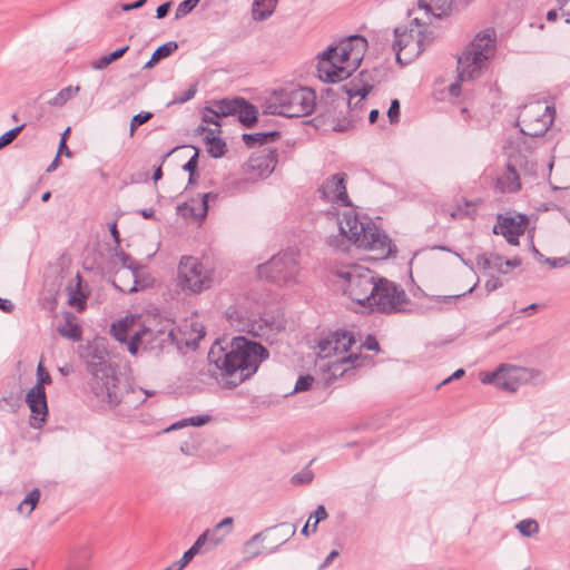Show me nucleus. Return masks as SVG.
I'll return each instance as SVG.
<instances>
[{"instance_id":"nucleus-4","label":"nucleus","mask_w":570,"mask_h":570,"mask_svg":"<svg viewBox=\"0 0 570 570\" xmlns=\"http://www.w3.org/2000/svg\"><path fill=\"white\" fill-rule=\"evenodd\" d=\"M107 353L97 346L90 347L86 357V367L91 375L89 385L99 406L111 410L121 402L117 382L108 360Z\"/></svg>"},{"instance_id":"nucleus-11","label":"nucleus","mask_w":570,"mask_h":570,"mask_svg":"<svg viewBox=\"0 0 570 570\" xmlns=\"http://www.w3.org/2000/svg\"><path fill=\"white\" fill-rule=\"evenodd\" d=\"M554 107L540 101L524 106V111L519 116L517 125L520 131L530 137H541L550 128L553 122Z\"/></svg>"},{"instance_id":"nucleus-27","label":"nucleus","mask_w":570,"mask_h":570,"mask_svg":"<svg viewBox=\"0 0 570 570\" xmlns=\"http://www.w3.org/2000/svg\"><path fill=\"white\" fill-rule=\"evenodd\" d=\"M91 551L89 547H75L69 553L67 570H86L89 567Z\"/></svg>"},{"instance_id":"nucleus-50","label":"nucleus","mask_w":570,"mask_h":570,"mask_svg":"<svg viewBox=\"0 0 570 570\" xmlns=\"http://www.w3.org/2000/svg\"><path fill=\"white\" fill-rule=\"evenodd\" d=\"M51 383V376L48 371L39 363L37 367V383L35 385L43 386Z\"/></svg>"},{"instance_id":"nucleus-3","label":"nucleus","mask_w":570,"mask_h":570,"mask_svg":"<svg viewBox=\"0 0 570 570\" xmlns=\"http://www.w3.org/2000/svg\"><path fill=\"white\" fill-rule=\"evenodd\" d=\"M495 52V32L485 29L479 32L458 58L459 81L449 86L451 96L458 97L461 92L460 81H470L479 78L487 62Z\"/></svg>"},{"instance_id":"nucleus-5","label":"nucleus","mask_w":570,"mask_h":570,"mask_svg":"<svg viewBox=\"0 0 570 570\" xmlns=\"http://www.w3.org/2000/svg\"><path fill=\"white\" fill-rule=\"evenodd\" d=\"M315 92L306 87H286L274 90L265 100L264 112L287 118L311 115L315 108Z\"/></svg>"},{"instance_id":"nucleus-35","label":"nucleus","mask_w":570,"mask_h":570,"mask_svg":"<svg viewBox=\"0 0 570 570\" xmlns=\"http://www.w3.org/2000/svg\"><path fill=\"white\" fill-rule=\"evenodd\" d=\"M508 368H510L509 364H502L493 372L481 373L480 380L483 384H492L503 390V383L509 382Z\"/></svg>"},{"instance_id":"nucleus-59","label":"nucleus","mask_w":570,"mask_h":570,"mask_svg":"<svg viewBox=\"0 0 570 570\" xmlns=\"http://www.w3.org/2000/svg\"><path fill=\"white\" fill-rule=\"evenodd\" d=\"M502 286V283L501 281L498 278V277H494V276H491L487 282H485V288L487 291L490 293V292H493L498 288H500Z\"/></svg>"},{"instance_id":"nucleus-10","label":"nucleus","mask_w":570,"mask_h":570,"mask_svg":"<svg viewBox=\"0 0 570 570\" xmlns=\"http://www.w3.org/2000/svg\"><path fill=\"white\" fill-rule=\"evenodd\" d=\"M177 285L190 294H198L213 285V272L197 258L183 256L177 268Z\"/></svg>"},{"instance_id":"nucleus-8","label":"nucleus","mask_w":570,"mask_h":570,"mask_svg":"<svg viewBox=\"0 0 570 570\" xmlns=\"http://www.w3.org/2000/svg\"><path fill=\"white\" fill-rule=\"evenodd\" d=\"M257 275L277 286L291 287L297 284L299 267L296 252L291 249L274 255L269 261L257 266Z\"/></svg>"},{"instance_id":"nucleus-12","label":"nucleus","mask_w":570,"mask_h":570,"mask_svg":"<svg viewBox=\"0 0 570 570\" xmlns=\"http://www.w3.org/2000/svg\"><path fill=\"white\" fill-rule=\"evenodd\" d=\"M373 296L375 297L371 301L368 308L382 313L403 312L404 305L409 301L405 291L401 286L385 278L377 281Z\"/></svg>"},{"instance_id":"nucleus-45","label":"nucleus","mask_w":570,"mask_h":570,"mask_svg":"<svg viewBox=\"0 0 570 570\" xmlns=\"http://www.w3.org/2000/svg\"><path fill=\"white\" fill-rule=\"evenodd\" d=\"M327 512H326V509L324 505H318L316 508V510L314 511V513L312 515H309V520H312L313 518L315 519L314 522L312 523V532H315L317 530V525L321 521L325 520L327 518Z\"/></svg>"},{"instance_id":"nucleus-58","label":"nucleus","mask_w":570,"mask_h":570,"mask_svg":"<svg viewBox=\"0 0 570 570\" xmlns=\"http://www.w3.org/2000/svg\"><path fill=\"white\" fill-rule=\"evenodd\" d=\"M110 63H111L110 59L108 58L107 55H105V56H101L98 60L94 61L91 67L95 70H102V69L107 68Z\"/></svg>"},{"instance_id":"nucleus-32","label":"nucleus","mask_w":570,"mask_h":570,"mask_svg":"<svg viewBox=\"0 0 570 570\" xmlns=\"http://www.w3.org/2000/svg\"><path fill=\"white\" fill-rule=\"evenodd\" d=\"M281 136V132L277 130L273 131H262L254 134H243L242 139L246 147L255 148L257 146H263L268 144L269 141H275Z\"/></svg>"},{"instance_id":"nucleus-37","label":"nucleus","mask_w":570,"mask_h":570,"mask_svg":"<svg viewBox=\"0 0 570 570\" xmlns=\"http://www.w3.org/2000/svg\"><path fill=\"white\" fill-rule=\"evenodd\" d=\"M79 90V86L65 87L52 99H50L48 104L55 107H62L67 101L72 99Z\"/></svg>"},{"instance_id":"nucleus-47","label":"nucleus","mask_w":570,"mask_h":570,"mask_svg":"<svg viewBox=\"0 0 570 570\" xmlns=\"http://www.w3.org/2000/svg\"><path fill=\"white\" fill-rule=\"evenodd\" d=\"M24 128V124L19 125L6 132L2 134V147L11 144L18 135L21 132V130Z\"/></svg>"},{"instance_id":"nucleus-26","label":"nucleus","mask_w":570,"mask_h":570,"mask_svg":"<svg viewBox=\"0 0 570 570\" xmlns=\"http://www.w3.org/2000/svg\"><path fill=\"white\" fill-rule=\"evenodd\" d=\"M533 370L510 365V368H508L509 382L503 383V390L509 392L517 391L521 384L527 383L529 380L533 379Z\"/></svg>"},{"instance_id":"nucleus-51","label":"nucleus","mask_w":570,"mask_h":570,"mask_svg":"<svg viewBox=\"0 0 570 570\" xmlns=\"http://www.w3.org/2000/svg\"><path fill=\"white\" fill-rule=\"evenodd\" d=\"M198 155H199V150L196 149L195 154L183 166V169L185 171H188L189 174H191V177H194L196 175V170L198 167Z\"/></svg>"},{"instance_id":"nucleus-14","label":"nucleus","mask_w":570,"mask_h":570,"mask_svg":"<svg viewBox=\"0 0 570 570\" xmlns=\"http://www.w3.org/2000/svg\"><path fill=\"white\" fill-rule=\"evenodd\" d=\"M334 47H328L317 56V76L323 82L334 83L351 77L355 70L347 62L338 61Z\"/></svg>"},{"instance_id":"nucleus-54","label":"nucleus","mask_w":570,"mask_h":570,"mask_svg":"<svg viewBox=\"0 0 570 570\" xmlns=\"http://www.w3.org/2000/svg\"><path fill=\"white\" fill-rule=\"evenodd\" d=\"M209 420H210V416L207 414L195 415V416L187 417V423H188V425H193V426H203L207 422H209Z\"/></svg>"},{"instance_id":"nucleus-48","label":"nucleus","mask_w":570,"mask_h":570,"mask_svg":"<svg viewBox=\"0 0 570 570\" xmlns=\"http://www.w3.org/2000/svg\"><path fill=\"white\" fill-rule=\"evenodd\" d=\"M313 478V472L308 469H304L302 472L294 474L292 480L295 484H308L312 482Z\"/></svg>"},{"instance_id":"nucleus-13","label":"nucleus","mask_w":570,"mask_h":570,"mask_svg":"<svg viewBox=\"0 0 570 570\" xmlns=\"http://www.w3.org/2000/svg\"><path fill=\"white\" fill-rule=\"evenodd\" d=\"M208 110L213 111L217 118L237 116L239 122L246 128H252L258 118L257 108L244 98L214 101V108Z\"/></svg>"},{"instance_id":"nucleus-2","label":"nucleus","mask_w":570,"mask_h":570,"mask_svg":"<svg viewBox=\"0 0 570 570\" xmlns=\"http://www.w3.org/2000/svg\"><path fill=\"white\" fill-rule=\"evenodd\" d=\"M337 206L332 204L325 214L337 220L340 234L328 237V245L344 250L345 243L352 242L360 248L375 252L379 258H387L396 254V246L386 233L375 224L361 222L354 209H346L342 214Z\"/></svg>"},{"instance_id":"nucleus-15","label":"nucleus","mask_w":570,"mask_h":570,"mask_svg":"<svg viewBox=\"0 0 570 570\" xmlns=\"http://www.w3.org/2000/svg\"><path fill=\"white\" fill-rule=\"evenodd\" d=\"M136 321L134 317H124L116 323H112L110 334L120 343L127 344L128 351L131 355H136L141 342L142 335L147 330H134Z\"/></svg>"},{"instance_id":"nucleus-34","label":"nucleus","mask_w":570,"mask_h":570,"mask_svg":"<svg viewBox=\"0 0 570 570\" xmlns=\"http://www.w3.org/2000/svg\"><path fill=\"white\" fill-rule=\"evenodd\" d=\"M178 49L176 41H168L159 46L151 55L150 59L144 65V70L153 69L163 59L171 56Z\"/></svg>"},{"instance_id":"nucleus-23","label":"nucleus","mask_w":570,"mask_h":570,"mask_svg":"<svg viewBox=\"0 0 570 570\" xmlns=\"http://www.w3.org/2000/svg\"><path fill=\"white\" fill-rule=\"evenodd\" d=\"M341 89L347 95L348 107H351L354 98L360 97V101H363L372 91L373 85L371 83V76L366 71H361L357 77L342 85Z\"/></svg>"},{"instance_id":"nucleus-64","label":"nucleus","mask_w":570,"mask_h":570,"mask_svg":"<svg viewBox=\"0 0 570 570\" xmlns=\"http://www.w3.org/2000/svg\"><path fill=\"white\" fill-rule=\"evenodd\" d=\"M337 556H338V551L332 550L328 553V556L325 558V560L320 564L318 569L323 570V569L327 568Z\"/></svg>"},{"instance_id":"nucleus-21","label":"nucleus","mask_w":570,"mask_h":570,"mask_svg":"<svg viewBox=\"0 0 570 570\" xmlns=\"http://www.w3.org/2000/svg\"><path fill=\"white\" fill-rule=\"evenodd\" d=\"M117 256L119 257V259L121 262L122 268L117 271L116 277L119 281H122L124 277H127L128 279H134V285L131 287L118 286L116 284V282H114L112 285L115 286V288H117L121 293L131 294V293L138 292L140 288H142L145 286V285H141L140 281H139V276H140V272H141L142 267L139 264H137L131 258V256L125 252L118 253Z\"/></svg>"},{"instance_id":"nucleus-39","label":"nucleus","mask_w":570,"mask_h":570,"mask_svg":"<svg viewBox=\"0 0 570 570\" xmlns=\"http://www.w3.org/2000/svg\"><path fill=\"white\" fill-rule=\"evenodd\" d=\"M199 552L200 551L193 544L187 551H185L180 560L168 566L164 570H183Z\"/></svg>"},{"instance_id":"nucleus-31","label":"nucleus","mask_w":570,"mask_h":570,"mask_svg":"<svg viewBox=\"0 0 570 570\" xmlns=\"http://www.w3.org/2000/svg\"><path fill=\"white\" fill-rule=\"evenodd\" d=\"M58 333L72 342H78L82 338V330L79 324L75 322V317L71 313H67L65 316V323L57 327Z\"/></svg>"},{"instance_id":"nucleus-49","label":"nucleus","mask_w":570,"mask_h":570,"mask_svg":"<svg viewBox=\"0 0 570 570\" xmlns=\"http://www.w3.org/2000/svg\"><path fill=\"white\" fill-rule=\"evenodd\" d=\"M400 101L393 99L387 110V117L391 124H397L400 121Z\"/></svg>"},{"instance_id":"nucleus-55","label":"nucleus","mask_w":570,"mask_h":570,"mask_svg":"<svg viewBox=\"0 0 570 570\" xmlns=\"http://www.w3.org/2000/svg\"><path fill=\"white\" fill-rule=\"evenodd\" d=\"M543 262L550 265L552 268H561L569 264V259L567 257H557V258H544Z\"/></svg>"},{"instance_id":"nucleus-1","label":"nucleus","mask_w":570,"mask_h":570,"mask_svg":"<svg viewBox=\"0 0 570 570\" xmlns=\"http://www.w3.org/2000/svg\"><path fill=\"white\" fill-rule=\"evenodd\" d=\"M268 357L269 351L264 345L245 336L233 337L226 347L215 342L208 353L217 383L228 390L249 380Z\"/></svg>"},{"instance_id":"nucleus-62","label":"nucleus","mask_w":570,"mask_h":570,"mask_svg":"<svg viewBox=\"0 0 570 570\" xmlns=\"http://www.w3.org/2000/svg\"><path fill=\"white\" fill-rule=\"evenodd\" d=\"M521 265V259L519 257H514L511 259H503L502 258V268L508 269V272L511 268L519 267Z\"/></svg>"},{"instance_id":"nucleus-60","label":"nucleus","mask_w":570,"mask_h":570,"mask_svg":"<svg viewBox=\"0 0 570 570\" xmlns=\"http://www.w3.org/2000/svg\"><path fill=\"white\" fill-rule=\"evenodd\" d=\"M170 7H171V1H167V2L158 6V8L156 9V18L157 19L165 18L169 12Z\"/></svg>"},{"instance_id":"nucleus-28","label":"nucleus","mask_w":570,"mask_h":570,"mask_svg":"<svg viewBox=\"0 0 570 570\" xmlns=\"http://www.w3.org/2000/svg\"><path fill=\"white\" fill-rule=\"evenodd\" d=\"M497 185L502 193L519 191L521 189V181L515 167L508 164L505 171L498 178Z\"/></svg>"},{"instance_id":"nucleus-44","label":"nucleus","mask_w":570,"mask_h":570,"mask_svg":"<svg viewBox=\"0 0 570 570\" xmlns=\"http://www.w3.org/2000/svg\"><path fill=\"white\" fill-rule=\"evenodd\" d=\"M153 117L151 112L141 111L135 115L130 121V135H134L135 130L147 122Z\"/></svg>"},{"instance_id":"nucleus-38","label":"nucleus","mask_w":570,"mask_h":570,"mask_svg":"<svg viewBox=\"0 0 570 570\" xmlns=\"http://www.w3.org/2000/svg\"><path fill=\"white\" fill-rule=\"evenodd\" d=\"M207 151L213 158H220L226 153V142L218 136H212L208 138Z\"/></svg>"},{"instance_id":"nucleus-7","label":"nucleus","mask_w":570,"mask_h":570,"mask_svg":"<svg viewBox=\"0 0 570 570\" xmlns=\"http://www.w3.org/2000/svg\"><path fill=\"white\" fill-rule=\"evenodd\" d=\"M433 41V35L417 18L411 20L409 26L394 29L393 50L396 61L405 66L413 61Z\"/></svg>"},{"instance_id":"nucleus-25","label":"nucleus","mask_w":570,"mask_h":570,"mask_svg":"<svg viewBox=\"0 0 570 570\" xmlns=\"http://www.w3.org/2000/svg\"><path fill=\"white\" fill-rule=\"evenodd\" d=\"M68 304L81 312L86 307L89 291L87 285L83 284L82 277L79 273L69 282L67 286Z\"/></svg>"},{"instance_id":"nucleus-53","label":"nucleus","mask_w":570,"mask_h":570,"mask_svg":"<svg viewBox=\"0 0 570 570\" xmlns=\"http://www.w3.org/2000/svg\"><path fill=\"white\" fill-rule=\"evenodd\" d=\"M220 127H216V128H208V127H205L203 125L198 126L197 128V132H199L200 135H204V140L205 142H208V138L212 137V136H218V134L220 132Z\"/></svg>"},{"instance_id":"nucleus-61","label":"nucleus","mask_w":570,"mask_h":570,"mask_svg":"<svg viewBox=\"0 0 570 570\" xmlns=\"http://www.w3.org/2000/svg\"><path fill=\"white\" fill-rule=\"evenodd\" d=\"M128 50H129V46H124V47L118 48L117 50L108 53L107 56L112 63L114 61L120 59Z\"/></svg>"},{"instance_id":"nucleus-20","label":"nucleus","mask_w":570,"mask_h":570,"mask_svg":"<svg viewBox=\"0 0 570 570\" xmlns=\"http://www.w3.org/2000/svg\"><path fill=\"white\" fill-rule=\"evenodd\" d=\"M234 527V519L232 517L224 518L220 522H218L214 528L207 529L204 531L197 540L194 542V546L202 551H208L218 544H220L225 538L232 532Z\"/></svg>"},{"instance_id":"nucleus-56","label":"nucleus","mask_w":570,"mask_h":570,"mask_svg":"<svg viewBox=\"0 0 570 570\" xmlns=\"http://www.w3.org/2000/svg\"><path fill=\"white\" fill-rule=\"evenodd\" d=\"M362 347H365L368 351H380V344L373 335H367L366 340L362 344Z\"/></svg>"},{"instance_id":"nucleus-6","label":"nucleus","mask_w":570,"mask_h":570,"mask_svg":"<svg viewBox=\"0 0 570 570\" xmlns=\"http://www.w3.org/2000/svg\"><path fill=\"white\" fill-rule=\"evenodd\" d=\"M354 343L353 332L346 330H336L318 341L321 357L327 358L341 355L330 366L334 376L343 375L348 368H356L362 364L363 356L361 354H346Z\"/></svg>"},{"instance_id":"nucleus-30","label":"nucleus","mask_w":570,"mask_h":570,"mask_svg":"<svg viewBox=\"0 0 570 570\" xmlns=\"http://www.w3.org/2000/svg\"><path fill=\"white\" fill-rule=\"evenodd\" d=\"M276 328L278 330L279 326H276ZM242 330L255 337L268 338L269 334L275 330V323L266 318L249 320Z\"/></svg>"},{"instance_id":"nucleus-40","label":"nucleus","mask_w":570,"mask_h":570,"mask_svg":"<svg viewBox=\"0 0 570 570\" xmlns=\"http://www.w3.org/2000/svg\"><path fill=\"white\" fill-rule=\"evenodd\" d=\"M517 529L524 537H532L538 533L539 524L533 519H524L517 523Z\"/></svg>"},{"instance_id":"nucleus-43","label":"nucleus","mask_w":570,"mask_h":570,"mask_svg":"<svg viewBox=\"0 0 570 570\" xmlns=\"http://www.w3.org/2000/svg\"><path fill=\"white\" fill-rule=\"evenodd\" d=\"M314 383V377L309 374L301 375L294 386V390L292 393H299L311 390L312 385Z\"/></svg>"},{"instance_id":"nucleus-57","label":"nucleus","mask_w":570,"mask_h":570,"mask_svg":"<svg viewBox=\"0 0 570 570\" xmlns=\"http://www.w3.org/2000/svg\"><path fill=\"white\" fill-rule=\"evenodd\" d=\"M69 134H70V127H68V128H67V129L61 134V139H60V144H59V148H58L59 154H60V153H62V148H66V156H67V157H71V155H72V154H71V151H70V149H69V148H68V146H67V142H66V141H67V138H68V136H69Z\"/></svg>"},{"instance_id":"nucleus-18","label":"nucleus","mask_w":570,"mask_h":570,"mask_svg":"<svg viewBox=\"0 0 570 570\" xmlns=\"http://www.w3.org/2000/svg\"><path fill=\"white\" fill-rule=\"evenodd\" d=\"M333 47L336 49L335 52L338 56L337 60L350 63V66L356 70L363 60L367 41L364 37L354 35Z\"/></svg>"},{"instance_id":"nucleus-52","label":"nucleus","mask_w":570,"mask_h":570,"mask_svg":"<svg viewBox=\"0 0 570 570\" xmlns=\"http://www.w3.org/2000/svg\"><path fill=\"white\" fill-rule=\"evenodd\" d=\"M213 108H214V105L210 107H205L202 120L205 124H212V125H215L216 127H220L222 125L218 120L219 118L215 117L213 111L208 110V109H213Z\"/></svg>"},{"instance_id":"nucleus-19","label":"nucleus","mask_w":570,"mask_h":570,"mask_svg":"<svg viewBox=\"0 0 570 570\" xmlns=\"http://www.w3.org/2000/svg\"><path fill=\"white\" fill-rule=\"evenodd\" d=\"M26 403L31 411L30 426L41 429L47 421L48 404L43 386L33 385L26 394Z\"/></svg>"},{"instance_id":"nucleus-63","label":"nucleus","mask_w":570,"mask_h":570,"mask_svg":"<svg viewBox=\"0 0 570 570\" xmlns=\"http://www.w3.org/2000/svg\"><path fill=\"white\" fill-rule=\"evenodd\" d=\"M146 2H147V0H137L131 3H124L121 6V9H122V11H130V10L139 9V8L144 7L146 4Z\"/></svg>"},{"instance_id":"nucleus-9","label":"nucleus","mask_w":570,"mask_h":570,"mask_svg":"<svg viewBox=\"0 0 570 570\" xmlns=\"http://www.w3.org/2000/svg\"><path fill=\"white\" fill-rule=\"evenodd\" d=\"M337 276L345 283L343 288L345 295L361 306H371L377 283L371 269L360 265H352L346 269L337 272Z\"/></svg>"},{"instance_id":"nucleus-24","label":"nucleus","mask_w":570,"mask_h":570,"mask_svg":"<svg viewBox=\"0 0 570 570\" xmlns=\"http://www.w3.org/2000/svg\"><path fill=\"white\" fill-rule=\"evenodd\" d=\"M471 0H420L419 7L431 12L436 18L459 12Z\"/></svg>"},{"instance_id":"nucleus-17","label":"nucleus","mask_w":570,"mask_h":570,"mask_svg":"<svg viewBox=\"0 0 570 570\" xmlns=\"http://www.w3.org/2000/svg\"><path fill=\"white\" fill-rule=\"evenodd\" d=\"M528 224V217L524 214L517 216H504L498 214L497 224L493 226L492 232L495 235H502L505 240L512 245H519V237L524 233Z\"/></svg>"},{"instance_id":"nucleus-36","label":"nucleus","mask_w":570,"mask_h":570,"mask_svg":"<svg viewBox=\"0 0 570 570\" xmlns=\"http://www.w3.org/2000/svg\"><path fill=\"white\" fill-rule=\"evenodd\" d=\"M278 0H254L253 17L255 20H266L271 17L276 8Z\"/></svg>"},{"instance_id":"nucleus-41","label":"nucleus","mask_w":570,"mask_h":570,"mask_svg":"<svg viewBox=\"0 0 570 570\" xmlns=\"http://www.w3.org/2000/svg\"><path fill=\"white\" fill-rule=\"evenodd\" d=\"M200 0H184L181 1L175 12V19L179 20L187 14H189L196 6L199 3Z\"/></svg>"},{"instance_id":"nucleus-46","label":"nucleus","mask_w":570,"mask_h":570,"mask_svg":"<svg viewBox=\"0 0 570 570\" xmlns=\"http://www.w3.org/2000/svg\"><path fill=\"white\" fill-rule=\"evenodd\" d=\"M196 91H197L196 85H193L187 90H185L181 95L176 96L174 98V100L171 102H169L168 105L185 104L195 97Z\"/></svg>"},{"instance_id":"nucleus-16","label":"nucleus","mask_w":570,"mask_h":570,"mask_svg":"<svg viewBox=\"0 0 570 570\" xmlns=\"http://www.w3.org/2000/svg\"><path fill=\"white\" fill-rule=\"evenodd\" d=\"M346 174L340 173L326 178L318 187L321 198L331 204L350 207L351 202L346 191Z\"/></svg>"},{"instance_id":"nucleus-42","label":"nucleus","mask_w":570,"mask_h":570,"mask_svg":"<svg viewBox=\"0 0 570 570\" xmlns=\"http://www.w3.org/2000/svg\"><path fill=\"white\" fill-rule=\"evenodd\" d=\"M39 498H40V490L35 488L33 490H31L27 497L24 498V500L20 503L19 505V510L22 512L23 511V507L24 505H28L29 509L27 511V513H31L32 510L36 508L38 501H39Z\"/></svg>"},{"instance_id":"nucleus-33","label":"nucleus","mask_w":570,"mask_h":570,"mask_svg":"<svg viewBox=\"0 0 570 570\" xmlns=\"http://www.w3.org/2000/svg\"><path fill=\"white\" fill-rule=\"evenodd\" d=\"M478 268L482 271L494 269L499 273L507 274L508 269L502 268V256L499 254H479L475 257Z\"/></svg>"},{"instance_id":"nucleus-29","label":"nucleus","mask_w":570,"mask_h":570,"mask_svg":"<svg viewBox=\"0 0 570 570\" xmlns=\"http://www.w3.org/2000/svg\"><path fill=\"white\" fill-rule=\"evenodd\" d=\"M218 199H219L218 193L209 191V193H205L202 196V203H200L199 210H197L194 206H189L187 203L178 205L177 209H178V212H184V214L188 213L190 216H193L195 218L204 219L207 216L209 204L215 203Z\"/></svg>"},{"instance_id":"nucleus-22","label":"nucleus","mask_w":570,"mask_h":570,"mask_svg":"<svg viewBox=\"0 0 570 570\" xmlns=\"http://www.w3.org/2000/svg\"><path fill=\"white\" fill-rule=\"evenodd\" d=\"M277 164V153L275 149L265 148L252 154L247 161V171L253 173L255 177H268Z\"/></svg>"}]
</instances>
